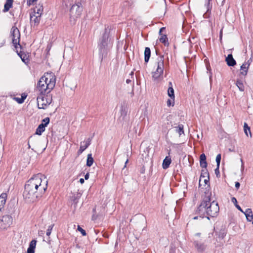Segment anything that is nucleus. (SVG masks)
Wrapping results in <instances>:
<instances>
[{"instance_id": "obj_1", "label": "nucleus", "mask_w": 253, "mask_h": 253, "mask_svg": "<svg viewBox=\"0 0 253 253\" xmlns=\"http://www.w3.org/2000/svg\"><path fill=\"white\" fill-rule=\"evenodd\" d=\"M47 184V180L44 175L40 173L34 175L25 185L24 198L29 202L36 201L45 193Z\"/></svg>"}, {"instance_id": "obj_2", "label": "nucleus", "mask_w": 253, "mask_h": 253, "mask_svg": "<svg viewBox=\"0 0 253 253\" xmlns=\"http://www.w3.org/2000/svg\"><path fill=\"white\" fill-rule=\"evenodd\" d=\"M219 210V208L217 202H211L209 196L205 197L200 206L198 207L196 213L199 215V217L203 218L204 217L209 219V216H215Z\"/></svg>"}, {"instance_id": "obj_3", "label": "nucleus", "mask_w": 253, "mask_h": 253, "mask_svg": "<svg viewBox=\"0 0 253 253\" xmlns=\"http://www.w3.org/2000/svg\"><path fill=\"white\" fill-rule=\"evenodd\" d=\"M109 32L110 29L105 28L98 44L99 55L102 59L107 55Z\"/></svg>"}, {"instance_id": "obj_4", "label": "nucleus", "mask_w": 253, "mask_h": 253, "mask_svg": "<svg viewBox=\"0 0 253 253\" xmlns=\"http://www.w3.org/2000/svg\"><path fill=\"white\" fill-rule=\"evenodd\" d=\"M156 70L152 72V79L154 82H158L163 79L164 69V61L163 56H160L156 62Z\"/></svg>"}, {"instance_id": "obj_5", "label": "nucleus", "mask_w": 253, "mask_h": 253, "mask_svg": "<svg viewBox=\"0 0 253 253\" xmlns=\"http://www.w3.org/2000/svg\"><path fill=\"white\" fill-rule=\"evenodd\" d=\"M52 83H50L49 85L45 84V82L43 81V79H40L38 82L36 87V91L39 94L45 95L49 93L52 90Z\"/></svg>"}, {"instance_id": "obj_6", "label": "nucleus", "mask_w": 253, "mask_h": 253, "mask_svg": "<svg viewBox=\"0 0 253 253\" xmlns=\"http://www.w3.org/2000/svg\"><path fill=\"white\" fill-rule=\"evenodd\" d=\"M11 36H12V43L16 49L17 52H18V48H21V45L19 44L20 39V33L18 29L13 26L10 31Z\"/></svg>"}, {"instance_id": "obj_7", "label": "nucleus", "mask_w": 253, "mask_h": 253, "mask_svg": "<svg viewBox=\"0 0 253 253\" xmlns=\"http://www.w3.org/2000/svg\"><path fill=\"white\" fill-rule=\"evenodd\" d=\"M38 106L39 109H45L52 101V98L49 96L39 94L37 98Z\"/></svg>"}, {"instance_id": "obj_8", "label": "nucleus", "mask_w": 253, "mask_h": 253, "mask_svg": "<svg viewBox=\"0 0 253 253\" xmlns=\"http://www.w3.org/2000/svg\"><path fill=\"white\" fill-rule=\"evenodd\" d=\"M13 219L9 215H4L0 218V231L6 230L12 225Z\"/></svg>"}, {"instance_id": "obj_9", "label": "nucleus", "mask_w": 253, "mask_h": 253, "mask_svg": "<svg viewBox=\"0 0 253 253\" xmlns=\"http://www.w3.org/2000/svg\"><path fill=\"white\" fill-rule=\"evenodd\" d=\"M80 3L73 4L70 8V12L71 18H73L74 20L75 18H77L80 16L83 10L82 7L81 6Z\"/></svg>"}, {"instance_id": "obj_10", "label": "nucleus", "mask_w": 253, "mask_h": 253, "mask_svg": "<svg viewBox=\"0 0 253 253\" xmlns=\"http://www.w3.org/2000/svg\"><path fill=\"white\" fill-rule=\"evenodd\" d=\"M44 83L45 82V84L47 85H49L50 83H52V89L55 86V83H56V78L55 75L52 73H46L44 74L43 76H42L40 79H43Z\"/></svg>"}, {"instance_id": "obj_11", "label": "nucleus", "mask_w": 253, "mask_h": 253, "mask_svg": "<svg viewBox=\"0 0 253 253\" xmlns=\"http://www.w3.org/2000/svg\"><path fill=\"white\" fill-rule=\"evenodd\" d=\"M216 235H217L216 240L218 242L220 243V244H218L217 246L223 245L224 243L223 240L226 235L225 231L224 230H221L218 233H216Z\"/></svg>"}, {"instance_id": "obj_12", "label": "nucleus", "mask_w": 253, "mask_h": 253, "mask_svg": "<svg viewBox=\"0 0 253 253\" xmlns=\"http://www.w3.org/2000/svg\"><path fill=\"white\" fill-rule=\"evenodd\" d=\"M90 140L88 138L87 140L84 141L81 143L80 149L78 151V154H82L90 145Z\"/></svg>"}, {"instance_id": "obj_13", "label": "nucleus", "mask_w": 253, "mask_h": 253, "mask_svg": "<svg viewBox=\"0 0 253 253\" xmlns=\"http://www.w3.org/2000/svg\"><path fill=\"white\" fill-rule=\"evenodd\" d=\"M41 16L30 14V22L32 25L37 26L40 23Z\"/></svg>"}, {"instance_id": "obj_14", "label": "nucleus", "mask_w": 253, "mask_h": 253, "mask_svg": "<svg viewBox=\"0 0 253 253\" xmlns=\"http://www.w3.org/2000/svg\"><path fill=\"white\" fill-rule=\"evenodd\" d=\"M43 12V7L42 5L39 4L38 5L36 6L33 9V11L30 14L34 15H37L41 16L42 15Z\"/></svg>"}, {"instance_id": "obj_15", "label": "nucleus", "mask_w": 253, "mask_h": 253, "mask_svg": "<svg viewBox=\"0 0 253 253\" xmlns=\"http://www.w3.org/2000/svg\"><path fill=\"white\" fill-rule=\"evenodd\" d=\"M165 29V28L164 27H162L160 29L159 34L161 35V38H160V41L162 43H163L165 44V45H169L168 39V38L167 37V36L166 35H163L161 34L162 31L163 30H164Z\"/></svg>"}, {"instance_id": "obj_16", "label": "nucleus", "mask_w": 253, "mask_h": 253, "mask_svg": "<svg viewBox=\"0 0 253 253\" xmlns=\"http://www.w3.org/2000/svg\"><path fill=\"white\" fill-rule=\"evenodd\" d=\"M225 61L229 66H234L236 64V62L231 54L228 55L225 59Z\"/></svg>"}, {"instance_id": "obj_17", "label": "nucleus", "mask_w": 253, "mask_h": 253, "mask_svg": "<svg viewBox=\"0 0 253 253\" xmlns=\"http://www.w3.org/2000/svg\"><path fill=\"white\" fill-rule=\"evenodd\" d=\"M7 198V194L5 193H2L0 195V210L2 211L5 204Z\"/></svg>"}, {"instance_id": "obj_18", "label": "nucleus", "mask_w": 253, "mask_h": 253, "mask_svg": "<svg viewBox=\"0 0 253 253\" xmlns=\"http://www.w3.org/2000/svg\"><path fill=\"white\" fill-rule=\"evenodd\" d=\"M37 241L35 240H32L29 244V248L27 249V253H34L36 248Z\"/></svg>"}, {"instance_id": "obj_19", "label": "nucleus", "mask_w": 253, "mask_h": 253, "mask_svg": "<svg viewBox=\"0 0 253 253\" xmlns=\"http://www.w3.org/2000/svg\"><path fill=\"white\" fill-rule=\"evenodd\" d=\"M249 67L248 63L244 62L240 67L241 74L243 76L247 75Z\"/></svg>"}, {"instance_id": "obj_20", "label": "nucleus", "mask_w": 253, "mask_h": 253, "mask_svg": "<svg viewBox=\"0 0 253 253\" xmlns=\"http://www.w3.org/2000/svg\"><path fill=\"white\" fill-rule=\"evenodd\" d=\"M200 166L203 168H206L207 167V163L206 162V156L205 154H202L200 157Z\"/></svg>"}, {"instance_id": "obj_21", "label": "nucleus", "mask_w": 253, "mask_h": 253, "mask_svg": "<svg viewBox=\"0 0 253 253\" xmlns=\"http://www.w3.org/2000/svg\"><path fill=\"white\" fill-rule=\"evenodd\" d=\"M171 158L167 156L163 161L162 164L163 168L165 169H167L169 167L170 164H171Z\"/></svg>"}, {"instance_id": "obj_22", "label": "nucleus", "mask_w": 253, "mask_h": 253, "mask_svg": "<svg viewBox=\"0 0 253 253\" xmlns=\"http://www.w3.org/2000/svg\"><path fill=\"white\" fill-rule=\"evenodd\" d=\"M151 56V50L149 47H146L144 51V60L145 62L147 63L150 59Z\"/></svg>"}, {"instance_id": "obj_23", "label": "nucleus", "mask_w": 253, "mask_h": 253, "mask_svg": "<svg viewBox=\"0 0 253 253\" xmlns=\"http://www.w3.org/2000/svg\"><path fill=\"white\" fill-rule=\"evenodd\" d=\"M12 2L13 0H6V2L4 5L3 12H7L9 10L12 6Z\"/></svg>"}, {"instance_id": "obj_24", "label": "nucleus", "mask_w": 253, "mask_h": 253, "mask_svg": "<svg viewBox=\"0 0 253 253\" xmlns=\"http://www.w3.org/2000/svg\"><path fill=\"white\" fill-rule=\"evenodd\" d=\"M94 162L93 157L91 154H88L87 156L86 166L90 167L92 166Z\"/></svg>"}, {"instance_id": "obj_25", "label": "nucleus", "mask_w": 253, "mask_h": 253, "mask_svg": "<svg viewBox=\"0 0 253 253\" xmlns=\"http://www.w3.org/2000/svg\"><path fill=\"white\" fill-rule=\"evenodd\" d=\"M45 128L42 124H40L36 129V134L41 135L44 131Z\"/></svg>"}, {"instance_id": "obj_26", "label": "nucleus", "mask_w": 253, "mask_h": 253, "mask_svg": "<svg viewBox=\"0 0 253 253\" xmlns=\"http://www.w3.org/2000/svg\"><path fill=\"white\" fill-rule=\"evenodd\" d=\"M168 94L172 99H174V89L173 87H169L168 89Z\"/></svg>"}, {"instance_id": "obj_27", "label": "nucleus", "mask_w": 253, "mask_h": 253, "mask_svg": "<svg viewBox=\"0 0 253 253\" xmlns=\"http://www.w3.org/2000/svg\"><path fill=\"white\" fill-rule=\"evenodd\" d=\"M175 128L176 132L178 133L179 135L184 133L183 126L182 125H179L177 127H175Z\"/></svg>"}, {"instance_id": "obj_28", "label": "nucleus", "mask_w": 253, "mask_h": 253, "mask_svg": "<svg viewBox=\"0 0 253 253\" xmlns=\"http://www.w3.org/2000/svg\"><path fill=\"white\" fill-rule=\"evenodd\" d=\"M244 130L246 135L248 136V131L250 133V136H251V132L250 130V127L248 126L247 124L245 123L244 124Z\"/></svg>"}, {"instance_id": "obj_29", "label": "nucleus", "mask_w": 253, "mask_h": 253, "mask_svg": "<svg viewBox=\"0 0 253 253\" xmlns=\"http://www.w3.org/2000/svg\"><path fill=\"white\" fill-rule=\"evenodd\" d=\"M231 201L234 204L235 207L237 208V209L238 210H239L240 211H241L242 212H243V211L242 210V208L240 207V206L239 205H238L237 201V199H236V198L232 197L231 198Z\"/></svg>"}, {"instance_id": "obj_30", "label": "nucleus", "mask_w": 253, "mask_h": 253, "mask_svg": "<svg viewBox=\"0 0 253 253\" xmlns=\"http://www.w3.org/2000/svg\"><path fill=\"white\" fill-rule=\"evenodd\" d=\"M195 247L197 249L198 251L199 252L204 251V249H205V246L204 245L199 244L198 242H195Z\"/></svg>"}, {"instance_id": "obj_31", "label": "nucleus", "mask_w": 253, "mask_h": 253, "mask_svg": "<svg viewBox=\"0 0 253 253\" xmlns=\"http://www.w3.org/2000/svg\"><path fill=\"white\" fill-rule=\"evenodd\" d=\"M236 85L240 91H243L244 90V85L241 81H237Z\"/></svg>"}, {"instance_id": "obj_32", "label": "nucleus", "mask_w": 253, "mask_h": 253, "mask_svg": "<svg viewBox=\"0 0 253 253\" xmlns=\"http://www.w3.org/2000/svg\"><path fill=\"white\" fill-rule=\"evenodd\" d=\"M18 53V55L20 57V58H21L22 60L23 61V62H24V63H26L27 62H28V58L26 57V55H24V54H22L21 53V51H20L19 52H17Z\"/></svg>"}, {"instance_id": "obj_33", "label": "nucleus", "mask_w": 253, "mask_h": 253, "mask_svg": "<svg viewBox=\"0 0 253 253\" xmlns=\"http://www.w3.org/2000/svg\"><path fill=\"white\" fill-rule=\"evenodd\" d=\"M246 217V218H247L248 217H249V216H250L251 215H252V211L251 209H247L246 211L245 212H243Z\"/></svg>"}, {"instance_id": "obj_34", "label": "nucleus", "mask_w": 253, "mask_h": 253, "mask_svg": "<svg viewBox=\"0 0 253 253\" xmlns=\"http://www.w3.org/2000/svg\"><path fill=\"white\" fill-rule=\"evenodd\" d=\"M50 121L49 118L48 117H46L42 120V123L41 124H42L45 128V126L49 124Z\"/></svg>"}, {"instance_id": "obj_35", "label": "nucleus", "mask_w": 253, "mask_h": 253, "mask_svg": "<svg viewBox=\"0 0 253 253\" xmlns=\"http://www.w3.org/2000/svg\"><path fill=\"white\" fill-rule=\"evenodd\" d=\"M26 97L22 96L21 98L15 97L14 99L17 101V102L19 104L22 103L24 100L25 99Z\"/></svg>"}, {"instance_id": "obj_36", "label": "nucleus", "mask_w": 253, "mask_h": 253, "mask_svg": "<svg viewBox=\"0 0 253 253\" xmlns=\"http://www.w3.org/2000/svg\"><path fill=\"white\" fill-rule=\"evenodd\" d=\"M220 160H221V155L218 154L216 157V162L217 164V166H218V168L219 167Z\"/></svg>"}, {"instance_id": "obj_37", "label": "nucleus", "mask_w": 253, "mask_h": 253, "mask_svg": "<svg viewBox=\"0 0 253 253\" xmlns=\"http://www.w3.org/2000/svg\"><path fill=\"white\" fill-rule=\"evenodd\" d=\"M53 226H54V224H52V225H50L49 226H48V229L46 231V235L47 236H49L50 235L51 230H52Z\"/></svg>"}, {"instance_id": "obj_38", "label": "nucleus", "mask_w": 253, "mask_h": 253, "mask_svg": "<svg viewBox=\"0 0 253 253\" xmlns=\"http://www.w3.org/2000/svg\"><path fill=\"white\" fill-rule=\"evenodd\" d=\"M174 100V99H172L171 98L170 99H168L167 101V105L168 106H170L171 105L173 106Z\"/></svg>"}, {"instance_id": "obj_39", "label": "nucleus", "mask_w": 253, "mask_h": 253, "mask_svg": "<svg viewBox=\"0 0 253 253\" xmlns=\"http://www.w3.org/2000/svg\"><path fill=\"white\" fill-rule=\"evenodd\" d=\"M78 230L81 232V234L83 235V236H85L86 235V232L84 230L83 228H82L80 226H78Z\"/></svg>"}, {"instance_id": "obj_40", "label": "nucleus", "mask_w": 253, "mask_h": 253, "mask_svg": "<svg viewBox=\"0 0 253 253\" xmlns=\"http://www.w3.org/2000/svg\"><path fill=\"white\" fill-rule=\"evenodd\" d=\"M247 220L249 222H252L253 224V214L251 215L249 217L247 218Z\"/></svg>"}, {"instance_id": "obj_41", "label": "nucleus", "mask_w": 253, "mask_h": 253, "mask_svg": "<svg viewBox=\"0 0 253 253\" xmlns=\"http://www.w3.org/2000/svg\"><path fill=\"white\" fill-rule=\"evenodd\" d=\"M38 0H29L27 3L29 5L33 4L34 2H36Z\"/></svg>"}, {"instance_id": "obj_42", "label": "nucleus", "mask_w": 253, "mask_h": 253, "mask_svg": "<svg viewBox=\"0 0 253 253\" xmlns=\"http://www.w3.org/2000/svg\"><path fill=\"white\" fill-rule=\"evenodd\" d=\"M235 187L236 189H239L240 186V184L239 182H235Z\"/></svg>"}, {"instance_id": "obj_43", "label": "nucleus", "mask_w": 253, "mask_h": 253, "mask_svg": "<svg viewBox=\"0 0 253 253\" xmlns=\"http://www.w3.org/2000/svg\"><path fill=\"white\" fill-rule=\"evenodd\" d=\"M252 62V58L251 57L248 60L247 62H245L246 63H248L249 64V65L250 66L251 62Z\"/></svg>"}, {"instance_id": "obj_44", "label": "nucleus", "mask_w": 253, "mask_h": 253, "mask_svg": "<svg viewBox=\"0 0 253 253\" xmlns=\"http://www.w3.org/2000/svg\"><path fill=\"white\" fill-rule=\"evenodd\" d=\"M84 178L86 180L88 179V178H89V173H87L85 176H84Z\"/></svg>"}, {"instance_id": "obj_45", "label": "nucleus", "mask_w": 253, "mask_h": 253, "mask_svg": "<svg viewBox=\"0 0 253 253\" xmlns=\"http://www.w3.org/2000/svg\"><path fill=\"white\" fill-rule=\"evenodd\" d=\"M241 162L242 163L241 168H242V169H243L244 168V162H243V161L242 159H241Z\"/></svg>"}, {"instance_id": "obj_46", "label": "nucleus", "mask_w": 253, "mask_h": 253, "mask_svg": "<svg viewBox=\"0 0 253 253\" xmlns=\"http://www.w3.org/2000/svg\"><path fill=\"white\" fill-rule=\"evenodd\" d=\"M80 182L81 183L83 184V183H84V179L83 178H81L80 179Z\"/></svg>"}, {"instance_id": "obj_47", "label": "nucleus", "mask_w": 253, "mask_h": 253, "mask_svg": "<svg viewBox=\"0 0 253 253\" xmlns=\"http://www.w3.org/2000/svg\"><path fill=\"white\" fill-rule=\"evenodd\" d=\"M215 173H217V172H219V168H218V166H217L216 169H215Z\"/></svg>"}, {"instance_id": "obj_48", "label": "nucleus", "mask_w": 253, "mask_h": 253, "mask_svg": "<svg viewBox=\"0 0 253 253\" xmlns=\"http://www.w3.org/2000/svg\"><path fill=\"white\" fill-rule=\"evenodd\" d=\"M169 87H172V83L171 82H169Z\"/></svg>"}, {"instance_id": "obj_49", "label": "nucleus", "mask_w": 253, "mask_h": 253, "mask_svg": "<svg viewBox=\"0 0 253 253\" xmlns=\"http://www.w3.org/2000/svg\"><path fill=\"white\" fill-rule=\"evenodd\" d=\"M209 181V179H204V182H205V184H207V183Z\"/></svg>"}, {"instance_id": "obj_50", "label": "nucleus", "mask_w": 253, "mask_h": 253, "mask_svg": "<svg viewBox=\"0 0 253 253\" xmlns=\"http://www.w3.org/2000/svg\"><path fill=\"white\" fill-rule=\"evenodd\" d=\"M195 236H198V237H200V236H201V233H198L196 234L195 235Z\"/></svg>"}, {"instance_id": "obj_51", "label": "nucleus", "mask_w": 253, "mask_h": 253, "mask_svg": "<svg viewBox=\"0 0 253 253\" xmlns=\"http://www.w3.org/2000/svg\"><path fill=\"white\" fill-rule=\"evenodd\" d=\"M130 82H131V81L129 79H127L126 81V82L127 84H129Z\"/></svg>"}, {"instance_id": "obj_52", "label": "nucleus", "mask_w": 253, "mask_h": 253, "mask_svg": "<svg viewBox=\"0 0 253 253\" xmlns=\"http://www.w3.org/2000/svg\"><path fill=\"white\" fill-rule=\"evenodd\" d=\"M34 137H33V136H31L30 138V140L32 142L33 141V140L34 139Z\"/></svg>"}, {"instance_id": "obj_53", "label": "nucleus", "mask_w": 253, "mask_h": 253, "mask_svg": "<svg viewBox=\"0 0 253 253\" xmlns=\"http://www.w3.org/2000/svg\"><path fill=\"white\" fill-rule=\"evenodd\" d=\"M222 30H221L220 32V38H221V37H222Z\"/></svg>"}, {"instance_id": "obj_54", "label": "nucleus", "mask_w": 253, "mask_h": 253, "mask_svg": "<svg viewBox=\"0 0 253 253\" xmlns=\"http://www.w3.org/2000/svg\"><path fill=\"white\" fill-rule=\"evenodd\" d=\"M198 218V216H194V217H193V219H197Z\"/></svg>"}, {"instance_id": "obj_55", "label": "nucleus", "mask_w": 253, "mask_h": 253, "mask_svg": "<svg viewBox=\"0 0 253 253\" xmlns=\"http://www.w3.org/2000/svg\"><path fill=\"white\" fill-rule=\"evenodd\" d=\"M211 0H208V6H209V5H210V1H211Z\"/></svg>"}, {"instance_id": "obj_56", "label": "nucleus", "mask_w": 253, "mask_h": 253, "mask_svg": "<svg viewBox=\"0 0 253 253\" xmlns=\"http://www.w3.org/2000/svg\"><path fill=\"white\" fill-rule=\"evenodd\" d=\"M128 161V160H127L126 161V163H125V167H126V164L127 163Z\"/></svg>"}, {"instance_id": "obj_57", "label": "nucleus", "mask_w": 253, "mask_h": 253, "mask_svg": "<svg viewBox=\"0 0 253 253\" xmlns=\"http://www.w3.org/2000/svg\"><path fill=\"white\" fill-rule=\"evenodd\" d=\"M28 147H29V148H30V144H29V142L28 143Z\"/></svg>"}, {"instance_id": "obj_58", "label": "nucleus", "mask_w": 253, "mask_h": 253, "mask_svg": "<svg viewBox=\"0 0 253 253\" xmlns=\"http://www.w3.org/2000/svg\"><path fill=\"white\" fill-rule=\"evenodd\" d=\"M133 74V72H131L130 75H132Z\"/></svg>"}, {"instance_id": "obj_59", "label": "nucleus", "mask_w": 253, "mask_h": 253, "mask_svg": "<svg viewBox=\"0 0 253 253\" xmlns=\"http://www.w3.org/2000/svg\"><path fill=\"white\" fill-rule=\"evenodd\" d=\"M123 112L124 113L125 115H126V112L125 111H124Z\"/></svg>"}]
</instances>
